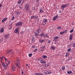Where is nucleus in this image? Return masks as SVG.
I'll return each instance as SVG.
<instances>
[{
    "instance_id": "20",
    "label": "nucleus",
    "mask_w": 75,
    "mask_h": 75,
    "mask_svg": "<svg viewBox=\"0 0 75 75\" xmlns=\"http://www.w3.org/2000/svg\"><path fill=\"white\" fill-rule=\"evenodd\" d=\"M42 58H47V56L43 55L42 56Z\"/></svg>"
},
{
    "instance_id": "15",
    "label": "nucleus",
    "mask_w": 75,
    "mask_h": 75,
    "mask_svg": "<svg viewBox=\"0 0 75 75\" xmlns=\"http://www.w3.org/2000/svg\"><path fill=\"white\" fill-rule=\"evenodd\" d=\"M72 34L70 35V37H69V40H71L72 39Z\"/></svg>"
},
{
    "instance_id": "60",
    "label": "nucleus",
    "mask_w": 75,
    "mask_h": 75,
    "mask_svg": "<svg viewBox=\"0 0 75 75\" xmlns=\"http://www.w3.org/2000/svg\"><path fill=\"white\" fill-rule=\"evenodd\" d=\"M23 73H24V72H23V71L22 72H21L22 74H23Z\"/></svg>"
},
{
    "instance_id": "35",
    "label": "nucleus",
    "mask_w": 75,
    "mask_h": 75,
    "mask_svg": "<svg viewBox=\"0 0 75 75\" xmlns=\"http://www.w3.org/2000/svg\"><path fill=\"white\" fill-rule=\"evenodd\" d=\"M35 75H40V74L38 73H36L35 74Z\"/></svg>"
},
{
    "instance_id": "64",
    "label": "nucleus",
    "mask_w": 75,
    "mask_h": 75,
    "mask_svg": "<svg viewBox=\"0 0 75 75\" xmlns=\"http://www.w3.org/2000/svg\"><path fill=\"white\" fill-rule=\"evenodd\" d=\"M71 24H72V25H73V24H74V23H71Z\"/></svg>"
},
{
    "instance_id": "2",
    "label": "nucleus",
    "mask_w": 75,
    "mask_h": 75,
    "mask_svg": "<svg viewBox=\"0 0 75 75\" xmlns=\"http://www.w3.org/2000/svg\"><path fill=\"white\" fill-rule=\"evenodd\" d=\"M16 25L17 26H21L23 25V23L22 22H18L16 24Z\"/></svg>"
},
{
    "instance_id": "44",
    "label": "nucleus",
    "mask_w": 75,
    "mask_h": 75,
    "mask_svg": "<svg viewBox=\"0 0 75 75\" xmlns=\"http://www.w3.org/2000/svg\"><path fill=\"white\" fill-rule=\"evenodd\" d=\"M61 28V27H59L57 28L58 30H60Z\"/></svg>"
},
{
    "instance_id": "63",
    "label": "nucleus",
    "mask_w": 75,
    "mask_h": 75,
    "mask_svg": "<svg viewBox=\"0 0 75 75\" xmlns=\"http://www.w3.org/2000/svg\"><path fill=\"white\" fill-rule=\"evenodd\" d=\"M14 52H12V54H14Z\"/></svg>"
},
{
    "instance_id": "13",
    "label": "nucleus",
    "mask_w": 75,
    "mask_h": 75,
    "mask_svg": "<svg viewBox=\"0 0 75 75\" xmlns=\"http://www.w3.org/2000/svg\"><path fill=\"white\" fill-rule=\"evenodd\" d=\"M7 18H4L2 21V23H4V21H6L7 20Z\"/></svg>"
},
{
    "instance_id": "8",
    "label": "nucleus",
    "mask_w": 75,
    "mask_h": 75,
    "mask_svg": "<svg viewBox=\"0 0 75 75\" xmlns=\"http://www.w3.org/2000/svg\"><path fill=\"white\" fill-rule=\"evenodd\" d=\"M41 63H43V64H46V62L44 60H42L40 61Z\"/></svg>"
},
{
    "instance_id": "9",
    "label": "nucleus",
    "mask_w": 75,
    "mask_h": 75,
    "mask_svg": "<svg viewBox=\"0 0 75 75\" xmlns=\"http://www.w3.org/2000/svg\"><path fill=\"white\" fill-rule=\"evenodd\" d=\"M44 37L45 38H49V36L47 34H45V35H44Z\"/></svg>"
},
{
    "instance_id": "48",
    "label": "nucleus",
    "mask_w": 75,
    "mask_h": 75,
    "mask_svg": "<svg viewBox=\"0 0 75 75\" xmlns=\"http://www.w3.org/2000/svg\"><path fill=\"white\" fill-rule=\"evenodd\" d=\"M70 59L69 58L66 61H67V62L69 61V59Z\"/></svg>"
},
{
    "instance_id": "62",
    "label": "nucleus",
    "mask_w": 75,
    "mask_h": 75,
    "mask_svg": "<svg viewBox=\"0 0 75 75\" xmlns=\"http://www.w3.org/2000/svg\"><path fill=\"white\" fill-rule=\"evenodd\" d=\"M2 5L1 4H0V7H1Z\"/></svg>"
},
{
    "instance_id": "24",
    "label": "nucleus",
    "mask_w": 75,
    "mask_h": 75,
    "mask_svg": "<svg viewBox=\"0 0 75 75\" xmlns=\"http://www.w3.org/2000/svg\"><path fill=\"white\" fill-rule=\"evenodd\" d=\"M11 51H12L11 50H9L8 51L7 53L8 54L10 53V52H11Z\"/></svg>"
},
{
    "instance_id": "25",
    "label": "nucleus",
    "mask_w": 75,
    "mask_h": 75,
    "mask_svg": "<svg viewBox=\"0 0 75 75\" xmlns=\"http://www.w3.org/2000/svg\"><path fill=\"white\" fill-rule=\"evenodd\" d=\"M51 71L50 70L48 71V74H51Z\"/></svg>"
},
{
    "instance_id": "1",
    "label": "nucleus",
    "mask_w": 75,
    "mask_h": 75,
    "mask_svg": "<svg viewBox=\"0 0 75 75\" xmlns=\"http://www.w3.org/2000/svg\"><path fill=\"white\" fill-rule=\"evenodd\" d=\"M17 62L19 63H16L15 64V65H16V66H17V67L19 69H21V67H20V59H17Z\"/></svg>"
},
{
    "instance_id": "36",
    "label": "nucleus",
    "mask_w": 75,
    "mask_h": 75,
    "mask_svg": "<svg viewBox=\"0 0 75 75\" xmlns=\"http://www.w3.org/2000/svg\"><path fill=\"white\" fill-rule=\"evenodd\" d=\"M73 31H74V29H72L70 31V33H72L73 32Z\"/></svg>"
},
{
    "instance_id": "38",
    "label": "nucleus",
    "mask_w": 75,
    "mask_h": 75,
    "mask_svg": "<svg viewBox=\"0 0 75 75\" xmlns=\"http://www.w3.org/2000/svg\"><path fill=\"white\" fill-rule=\"evenodd\" d=\"M32 10H35V7H33L32 8Z\"/></svg>"
},
{
    "instance_id": "52",
    "label": "nucleus",
    "mask_w": 75,
    "mask_h": 75,
    "mask_svg": "<svg viewBox=\"0 0 75 75\" xmlns=\"http://www.w3.org/2000/svg\"><path fill=\"white\" fill-rule=\"evenodd\" d=\"M12 71H15V69H12Z\"/></svg>"
},
{
    "instance_id": "17",
    "label": "nucleus",
    "mask_w": 75,
    "mask_h": 75,
    "mask_svg": "<svg viewBox=\"0 0 75 75\" xmlns=\"http://www.w3.org/2000/svg\"><path fill=\"white\" fill-rule=\"evenodd\" d=\"M44 72L46 74H48V71L45 70L44 71Z\"/></svg>"
},
{
    "instance_id": "57",
    "label": "nucleus",
    "mask_w": 75,
    "mask_h": 75,
    "mask_svg": "<svg viewBox=\"0 0 75 75\" xmlns=\"http://www.w3.org/2000/svg\"><path fill=\"white\" fill-rule=\"evenodd\" d=\"M4 59H5V60H7V59H6V58L5 57H4Z\"/></svg>"
},
{
    "instance_id": "23",
    "label": "nucleus",
    "mask_w": 75,
    "mask_h": 75,
    "mask_svg": "<svg viewBox=\"0 0 75 75\" xmlns=\"http://www.w3.org/2000/svg\"><path fill=\"white\" fill-rule=\"evenodd\" d=\"M20 14V12H17L16 13V15H19Z\"/></svg>"
},
{
    "instance_id": "34",
    "label": "nucleus",
    "mask_w": 75,
    "mask_h": 75,
    "mask_svg": "<svg viewBox=\"0 0 75 75\" xmlns=\"http://www.w3.org/2000/svg\"><path fill=\"white\" fill-rule=\"evenodd\" d=\"M29 57H31V56H32V54L31 53H30L29 54Z\"/></svg>"
},
{
    "instance_id": "31",
    "label": "nucleus",
    "mask_w": 75,
    "mask_h": 75,
    "mask_svg": "<svg viewBox=\"0 0 75 75\" xmlns=\"http://www.w3.org/2000/svg\"><path fill=\"white\" fill-rule=\"evenodd\" d=\"M62 69L63 70H64L65 69V67L64 66H62Z\"/></svg>"
},
{
    "instance_id": "6",
    "label": "nucleus",
    "mask_w": 75,
    "mask_h": 75,
    "mask_svg": "<svg viewBox=\"0 0 75 75\" xmlns=\"http://www.w3.org/2000/svg\"><path fill=\"white\" fill-rule=\"evenodd\" d=\"M45 46H42L41 47V49H40V51H43L44 50V48H45Z\"/></svg>"
},
{
    "instance_id": "10",
    "label": "nucleus",
    "mask_w": 75,
    "mask_h": 75,
    "mask_svg": "<svg viewBox=\"0 0 75 75\" xmlns=\"http://www.w3.org/2000/svg\"><path fill=\"white\" fill-rule=\"evenodd\" d=\"M58 17V15H56L54 16L53 19V20H56V19H57V17Z\"/></svg>"
},
{
    "instance_id": "51",
    "label": "nucleus",
    "mask_w": 75,
    "mask_h": 75,
    "mask_svg": "<svg viewBox=\"0 0 75 75\" xmlns=\"http://www.w3.org/2000/svg\"><path fill=\"white\" fill-rule=\"evenodd\" d=\"M40 30H38L37 31V33H40Z\"/></svg>"
},
{
    "instance_id": "56",
    "label": "nucleus",
    "mask_w": 75,
    "mask_h": 75,
    "mask_svg": "<svg viewBox=\"0 0 75 75\" xmlns=\"http://www.w3.org/2000/svg\"><path fill=\"white\" fill-rule=\"evenodd\" d=\"M26 66H27V67H29V66H28V64H26Z\"/></svg>"
},
{
    "instance_id": "49",
    "label": "nucleus",
    "mask_w": 75,
    "mask_h": 75,
    "mask_svg": "<svg viewBox=\"0 0 75 75\" xmlns=\"http://www.w3.org/2000/svg\"><path fill=\"white\" fill-rule=\"evenodd\" d=\"M14 19V17L13 16L12 18V20H13Z\"/></svg>"
},
{
    "instance_id": "16",
    "label": "nucleus",
    "mask_w": 75,
    "mask_h": 75,
    "mask_svg": "<svg viewBox=\"0 0 75 75\" xmlns=\"http://www.w3.org/2000/svg\"><path fill=\"white\" fill-rule=\"evenodd\" d=\"M40 36H41V37H44V34L43 33H42L40 35Z\"/></svg>"
},
{
    "instance_id": "47",
    "label": "nucleus",
    "mask_w": 75,
    "mask_h": 75,
    "mask_svg": "<svg viewBox=\"0 0 75 75\" xmlns=\"http://www.w3.org/2000/svg\"><path fill=\"white\" fill-rule=\"evenodd\" d=\"M15 68H16V67L15 66H13L12 67V69H15Z\"/></svg>"
},
{
    "instance_id": "18",
    "label": "nucleus",
    "mask_w": 75,
    "mask_h": 75,
    "mask_svg": "<svg viewBox=\"0 0 75 75\" xmlns=\"http://www.w3.org/2000/svg\"><path fill=\"white\" fill-rule=\"evenodd\" d=\"M4 31V28H3V27H2V28L1 29V33H3Z\"/></svg>"
},
{
    "instance_id": "33",
    "label": "nucleus",
    "mask_w": 75,
    "mask_h": 75,
    "mask_svg": "<svg viewBox=\"0 0 75 75\" xmlns=\"http://www.w3.org/2000/svg\"><path fill=\"white\" fill-rule=\"evenodd\" d=\"M37 50H38L37 49H35L34 50H33V52H35V51H37Z\"/></svg>"
},
{
    "instance_id": "26",
    "label": "nucleus",
    "mask_w": 75,
    "mask_h": 75,
    "mask_svg": "<svg viewBox=\"0 0 75 75\" xmlns=\"http://www.w3.org/2000/svg\"><path fill=\"white\" fill-rule=\"evenodd\" d=\"M43 21H44L46 23H47V21H47V19H44L43 20Z\"/></svg>"
},
{
    "instance_id": "61",
    "label": "nucleus",
    "mask_w": 75,
    "mask_h": 75,
    "mask_svg": "<svg viewBox=\"0 0 75 75\" xmlns=\"http://www.w3.org/2000/svg\"><path fill=\"white\" fill-rule=\"evenodd\" d=\"M20 28H17V30H19V29Z\"/></svg>"
},
{
    "instance_id": "11",
    "label": "nucleus",
    "mask_w": 75,
    "mask_h": 75,
    "mask_svg": "<svg viewBox=\"0 0 75 75\" xmlns=\"http://www.w3.org/2000/svg\"><path fill=\"white\" fill-rule=\"evenodd\" d=\"M5 62L6 63V64L7 65H8V64H9V63H10V62L7 60H5Z\"/></svg>"
},
{
    "instance_id": "43",
    "label": "nucleus",
    "mask_w": 75,
    "mask_h": 75,
    "mask_svg": "<svg viewBox=\"0 0 75 75\" xmlns=\"http://www.w3.org/2000/svg\"><path fill=\"white\" fill-rule=\"evenodd\" d=\"M51 42V40H48V42H47V44L50 43Z\"/></svg>"
},
{
    "instance_id": "41",
    "label": "nucleus",
    "mask_w": 75,
    "mask_h": 75,
    "mask_svg": "<svg viewBox=\"0 0 75 75\" xmlns=\"http://www.w3.org/2000/svg\"><path fill=\"white\" fill-rule=\"evenodd\" d=\"M71 49H69L68 50H67V51H68V52H69L70 51H71Z\"/></svg>"
},
{
    "instance_id": "45",
    "label": "nucleus",
    "mask_w": 75,
    "mask_h": 75,
    "mask_svg": "<svg viewBox=\"0 0 75 75\" xmlns=\"http://www.w3.org/2000/svg\"><path fill=\"white\" fill-rule=\"evenodd\" d=\"M31 18H35V16H32Z\"/></svg>"
},
{
    "instance_id": "55",
    "label": "nucleus",
    "mask_w": 75,
    "mask_h": 75,
    "mask_svg": "<svg viewBox=\"0 0 75 75\" xmlns=\"http://www.w3.org/2000/svg\"><path fill=\"white\" fill-rule=\"evenodd\" d=\"M0 59H1V60H2V59H3V58H2L1 57H0Z\"/></svg>"
},
{
    "instance_id": "27",
    "label": "nucleus",
    "mask_w": 75,
    "mask_h": 75,
    "mask_svg": "<svg viewBox=\"0 0 75 75\" xmlns=\"http://www.w3.org/2000/svg\"><path fill=\"white\" fill-rule=\"evenodd\" d=\"M64 34H65L67 32V30H65L64 31H63Z\"/></svg>"
},
{
    "instance_id": "54",
    "label": "nucleus",
    "mask_w": 75,
    "mask_h": 75,
    "mask_svg": "<svg viewBox=\"0 0 75 75\" xmlns=\"http://www.w3.org/2000/svg\"><path fill=\"white\" fill-rule=\"evenodd\" d=\"M66 57H68V54H66Z\"/></svg>"
},
{
    "instance_id": "21",
    "label": "nucleus",
    "mask_w": 75,
    "mask_h": 75,
    "mask_svg": "<svg viewBox=\"0 0 75 75\" xmlns=\"http://www.w3.org/2000/svg\"><path fill=\"white\" fill-rule=\"evenodd\" d=\"M42 10V8H40V13H43L44 12V11H43Z\"/></svg>"
},
{
    "instance_id": "42",
    "label": "nucleus",
    "mask_w": 75,
    "mask_h": 75,
    "mask_svg": "<svg viewBox=\"0 0 75 75\" xmlns=\"http://www.w3.org/2000/svg\"><path fill=\"white\" fill-rule=\"evenodd\" d=\"M48 64H46L45 65V67H48Z\"/></svg>"
},
{
    "instance_id": "32",
    "label": "nucleus",
    "mask_w": 75,
    "mask_h": 75,
    "mask_svg": "<svg viewBox=\"0 0 75 75\" xmlns=\"http://www.w3.org/2000/svg\"><path fill=\"white\" fill-rule=\"evenodd\" d=\"M64 34V32H61L60 33V34L61 35H62V34Z\"/></svg>"
},
{
    "instance_id": "37",
    "label": "nucleus",
    "mask_w": 75,
    "mask_h": 75,
    "mask_svg": "<svg viewBox=\"0 0 75 75\" xmlns=\"http://www.w3.org/2000/svg\"><path fill=\"white\" fill-rule=\"evenodd\" d=\"M38 18V16H37V15L36 16H35V18L36 19L37 18Z\"/></svg>"
},
{
    "instance_id": "12",
    "label": "nucleus",
    "mask_w": 75,
    "mask_h": 75,
    "mask_svg": "<svg viewBox=\"0 0 75 75\" xmlns=\"http://www.w3.org/2000/svg\"><path fill=\"white\" fill-rule=\"evenodd\" d=\"M32 42L34 43L35 42V40H34V37H32L31 39Z\"/></svg>"
},
{
    "instance_id": "4",
    "label": "nucleus",
    "mask_w": 75,
    "mask_h": 75,
    "mask_svg": "<svg viewBox=\"0 0 75 75\" xmlns=\"http://www.w3.org/2000/svg\"><path fill=\"white\" fill-rule=\"evenodd\" d=\"M2 65L3 66L4 68H5V69H6L7 68V67H8V64H6V65H5V64L4 63H2Z\"/></svg>"
},
{
    "instance_id": "40",
    "label": "nucleus",
    "mask_w": 75,
    "mask_h": 75,
    "mask_svg": "<svg viewBox=\"0 0 75 75\" xmlns=\"http://www.w3.org/2000/svg\"><path fill=\"white\" fill-rule=\"evenodd\" d=\"M35 35L36 36H38H38H39V35H38V34L37 33H36L35 34Z\"/></svg>"
},
{
    "instance_id": "3",
    "label": "nucleus",
    "mask_w": 75,
    "mask_h": 75,
    "mask_svg": "<svg viewBox=\"0 0 75 75\" xmlns=\"http://www.w3.org/2000/svg\"><path fill=\"white\" fill-rule=\"evenodd\" d=\"M25 8L26 11H28V10H29V5H26L25 6Z\"/></svg>"
},
{
    "instance_id": "14",
    "label": "nucleus",
    "mask_w": 75,
    "mask_h": 75,
    "mask_svg": "<svg viewBox=\"0 0 75 75\" xmlns=\"http://www.w3.org/2000/svg\"><path fill=\"white\" fill-rule=\"evenodd\" d=\"M15 33H16V34H18L19 32H18V29H16L15 30Z\"/></svg>"
},
{
    "instance_id": "39",
    "label": "nucleus",
    "mask_w": 75,
    "mask_h": 75,
    "mask_svg": "<svg viewBox=\"0 0 75 75\" xmlns=\"http://www.w3.org/2000/svg\"><path fill=\"white\" fill-rule=\"evenodd\" d=\"M3 38H2L1 39V42H3Z\"/></svg>"
},
{
    "instance_id": "50",
    "label": "nucleus",
    "mask_w": 75,
    "mask_h": 75,
    "mask_svg": "<svg viewBox=\"0 0 75 75\" xmlns=\"http://www.w3.org/2000/svg\"><path fill=\"white\" fill-rule=\"evenodd\" d=\"M38 30L39 31H41V28L40 27L38 29Z\"/></svg>"
},
{
    "instance_id": "22",
    "label": "nucleus",
    "mask_w": 75,
    "mask_h": 75,
    "mask_svg": "<svg viewBox=\"0 0 75 75\" xmlns=\"http://www.w3.org/2000/svg\"><path fill=\"white\" fill-rule=\"evenodd\" d=\"M59 38V37L58 36L54 37V40H57V39H58Z\"/></svg>"
},
{
    "instance_id": "19",
    "label": "nucleus",
    "mask_w": 75,
    "mask_h": 75,
    "mask_svg": "<svg viewBox=\"0 0 75 75\" xmlns=\"http://www.w3.org/2000/svg\"><path fill=\"white\" fill-rule=\"evenodd\" d=\"M67 73L68 74H72V71H67Z\"/></svg>"
},
{
    "instance_id": "5",
    "label": "nucleus",
    "mask_w": 75,
    "mask_h": 75,
    "mask_svg": "<svg viewBox=\"0 0 75 75\" xmlns=\"http://www.w3.org/2000/svg\"><path fill=\"white\" fill-rule=\"evenodd\" d=\"M67 6V4H63L61 5V7L63 9H64V8H65Z\"/></svg>"
},
{
    "instance_id": "28",
    "label": "nucleus",
    "mask_w": 75,
    "mask_h": 75,
    "mask_svg": "<svg viewBox=\"0 0 75 75\" xmlns=\"http://www.w3.org/2000/svg\"><path fill=\"white\" fill-rule=\"evenodd\" d=\"M44 40H40L39 42H41V43L42 42H44Z\"/></svg>"
},
{
    "instance_id": "29",
    "label": "nucleus",
    "mask_w": 75,
    "mask_h": 75,
    "mask_svg": "<svg viewBox=\"0 0 75 75\" xmlns=\"http://www.w3.org/2000/svg\"><path fill=\"white\" fill-rule=\"evenodd\" d=\"M21 2V0H19V1H18V4H20Z\"/></svg>"
},
{
    "instance_id": "58",
    "label": "nucleus",
    "mask_w": 75,
    "mask_h": 75,
    "mask_svg": "<svg viewBox=\"0 0 75 75\" xmlns=\"http://www.w3.org/2000/svg\"><path fill=\"white\" fill-rule=\"evenodd\" d=\"M19 7L21 9H22V7Z\"/></svg>"
},
{
    "instance_id": "46",
    "label": "nucleus",
    "mask_w": 75,
    "mask_h": 75,
    "mask_svg": "<svg viewBox=\"0 0 75 75\" xmlns=\"http://www.w3.org/2000/svg\"><path fill=\"white\" fill-rule=\"evenodd\" d=\"M52 49L54 50L55 49V48L54 47H52Z\"/></svg>"
},
{
    "instance_id": "7",
    "label": "nucleus",
    "mask_w": 75,
    "mask_h": 75,
    "mask_svg": "<svg viewBox=\"0 0 75 75\" xmlns=\"http://www.w3.org/2000/svg\"><path fill=\"white\" fill-rule=\"evenodd\" d=\"M5 37L6 38H10V34H8L6 35Z\"/></svg>"
},
{
    "instance_id": "59",
    "label": "nucleus",
    "mask_w": 75,
    "mask_h": 75,
    "mask_svg": "<svg viewBox=\"0 0 75 75\" xmlns=\"http://www.w3.org/2000/svg\"><path fill=\"white\" fill-rule=\"evenodd\" d=\"M39 75H44L42 74H40Z\"/></svg>"
},
{
    "instance_id": "30",
    "label": "nucleus",
    "mask_w": 75,
    "mask_h": 75,
    "mask_svg": "<svg viewBox=\"0 0 75 75\" xmlns=\"http://www.w3.org/2000/svg\"><path fill=\"white\" fill-rule=\"evenodd\" d=\"M46 23H47L46 22H44V21L43 22V25H45V24H46Z\"/></svg>"
},
{
    "instance_id": "53",
    "label": "nucleus",
    "mask_w": 75,
    "mask_h": 75,
    "mask_svg": "<svg viewBox=\"0 0 75 75\" xmlns=\"http://www.w3.org/2000/svg\"><path fill=\"white\" fill-rule=\"evenodd\" d=\"M35 47V46H33L32 47V48H34Z\"/></svg>"
}]
</instances>
